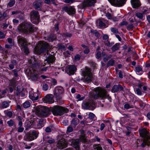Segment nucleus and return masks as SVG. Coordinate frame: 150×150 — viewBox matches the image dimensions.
<instances>
[{"label": "nucleus", "mask_w": 150, "mask_h": 150, "mask_svg": "<svg viewBox=\"0 0 150 150\" xmlns=\"http://www.w3.org/2000/svg\"><path fill=\"white\" fill-rule=\"evenodd\" d=\"M53 126L50 125L46 127L45 129V131L46 133H50L52 131Z\"/></svg>", "instance_id": "nucleus-44"}, {"label": "nucleus", "mask_w": 150, "mask_h": 150, "mask_svg": "<svg viewBox=\"0 0 150 150\" xmlns=\"http://www.w3.org/2000/svg\"><path fill=\"white\" fill-rule=\"evenodd\" d=\"M64 92V89L61 86H57L55 88L54 95L57 100H59L61 98V95Z\"/></svg>", "instance_id": "nucleus-10"}, {"label": "nucleus", "mask_w": 150, "mask_h": 150, "mask_svg": "<svg viewBox=\"0 0 150 150\" xmlns=\"http://www.w3.org/2000/svg\"><path fill=\"white\" fill-rule=\"evenodd\" d=\"M67 143L65 139L62 138L58 141L57 144L58 148L60 149H62L67 146Z\"/></svg>", "instance_id": "nucleus-15"}, {"label": "nucleus", "mask_w": 150, "mask_h": 150, "mask_svg": "<svg viewBox=\"0 0 150 150\" xmlns=\"http://www.w3.org/2000/svg\"><path fill=\"white\" fill-rule=\"evenodd\" d=\"M91 32L92 34L94 35L97 38H98L100 36V34L96 30H91Z\"/></svg>", "instance_id": "nucleus-38"}, {"label": "nucleus", "mask_w": 150, "mask_h": 150, "mask_svg": "<svg viewBox=\"0 0 150 150\" xmlns=\"http://www.w3.org/2000/svg\"><path fill=\"white\" fill-rule=\"evenodd\" d=\"M43 140L45 143H47L50 144L54 143L55 142L54 139L49 136H44Z\"/></svg>", "instance_id": "nucleus-22"}, {"label": "nucleus", "mask_w": 150, "mask_h": 150, "mask_svg": "<svg viewBox=\"0 0 150 150\" xmlns=\"http://www.w3.org/2000/svg\"><path fill=\"white\" fill-rule=\"evenodd\" d=\"M95 115L92 112H90L88 115V118L91 120H93L95 117Z\"/></svg>", "instance_id": "nucleus-56"}, {"label": "nucleus", "mask_w": 150, "mask_h": 150, "mask_svg": "<svg viewBox=\"0 0 150 150\" xmlns=\"http://www.w3.org/2000/svg\"><path fill=\"white\" fill-rule=\"evenodd\" d=\"M72 145L76 150H79V141L78 139H76L73 140Z\"/></svg>", "instance_id": "nucleus-25"}, {"label": "nucleus", "mask_w": 150, "mask_h": 150, "mask_svg": "<svg viewBox=\"0 0 150 150\" xmlns=\"http://www.w3.org/2000/svg\"><path fill=\"white\" fill-rule=\"evenodd\" d=\"M15 2V0H10L7 5V6L9 7H12L14 5Z\"/></svg>", "instance_id": "nucleus-43"}, {"label": "nucleus", "mask_w": 150, "mask_h": 150, "mask_svg": "<svg viewBox=\"0 0 150 150\" xmlns=\"http://www.w3.org/2000/svg\"><path fill=\"white\" fill-rule=\"evenodd\" d=\"M30 133L28 134L24 137V139L26 141H30L33 140L34 139Z\"/></svg>", "instance_id": "nucleus-29"}, {"label": "nucleus", "mask_w": 150, "mask_h": 150, "mask_svg": "<svg viewBox=\"0 0 150 150\" xmlns=\"http://www.w3.org/2000/svg\"><path fill=\"white\" fill-rule=\"evenodd\" d=\"M29 74H30V76L32 80L36 81L38 79V75L35 69H29Z\"/></svg>", "instance_id": "nucleus-18"}, {"label": "nucleus", "mask_w": 150, "mask_h": 150, "mask_svg": "<svg viewBox=\"0 0 150 150\" xmlns=\"http://www.w3.org/2000/svg\"><path fill=\"white\" fill-rule=\"evenodd\" d=\"M123 87L121 85H115L113 86L111 91L112 92L114 93L123 91Z\"/></svg>", "instance_id": "nucleus-21"}, {"label": "nucleus", "mask_w": 150, "mask_h": 150, "mask_svg": "<svg viewBox=\"0 0 150 150\" xmlns=\"http://www.w3.org/2000/svg\"><path fill=\"white\" fill-rule=\"evenodd\" d=\"M72 126L71 125L69 126L67 128V131L69 132H71L73 130V129Z\"/></svg>", "instance_id": "nucleus-57"}, {"label": "nucleus", "mask_w": 150, "mask_h": 150, "mask_svg": "<svg viewBox=\"0 0 150 150\" xmlns=\"http://www.w3.org/2000/svg\"><path fill=\"white\" fill-rule=\"evenodd\" d=\"M42 87L43 90L46 91L48 89L49 86L47 83H44L42 85Z\"/></svg>", "instance_id": "nucleus-48"}, {"label": "nucleus", "mask_w": 150, "mask_h": 150, "mask_svg": "<svg viewBox=\"0 0 150 150\" xmlns=\"http://www.w3.org/2000/svg\"><path fill=\"white\" fill-rule=\"evenodd\" d=\"M56 0H45V3L48 4H53L55 5H57V4L55 3V1Z\"/></svg>", "instance_id": "nucleus-41"}, {"label": "nucleus", "mask_w": 150, "mask_h": 150, "mask_svg": "<svg viewBox=\"0 0 150 150\" xmlns=\"http://www.w3.org/2000/svg\"><path fill=\"white\" fill-rule=\"evenodd\" d=\"M36 28L30 23H24L20 24L18 27V30L26 35H29L33 33Z\"/></svg>", "instance_id": "nucleus-2"}, {"label": "nucleus", "mask_w": 150, "mask_h": 150, "mask_svg": "<svg viewBox=\"0 0 150 150\" xmlns=\"http://www.w3.org/2000/svg\"><path fill=\"white\" fill-rule=\"evenodd\" d=\"M30 106V103L28 101H26L23 104V106L25 108L29 107Z\"/></svg>", "instance_id": "nucleus-45"}, {"label": "nucleus", "mask_w": 150, "mask_h": 150, "mask_svg": "<svg viewBox=\"0 0 150 150\" xmlns=\"http://www.w3.org/2000/svg\"><path fill=\"white\" fill-rule=\"evenodd\" d=\"M30 18L31 21L35 24H38L40 21V15L38 12L33 10L30 12Z\"/></svg>", "instance_id": "nucleus-9"}, {"label": "nucleus", "mask_w": 150, "mask_h": 150, "mask_svg": "<svg viewBox=\"0 0 150 150\" xmlns=\"http://www.w3.org/2000/svg\"><path fill=\"white\" fill-rule=\"evenodd\" d=\"M42 4V2L40 0H37L33 3V6L35 10L39 11L41 10Z\"/></svg>", "instance_id": "nucleus-19"}, {"label": "nucleus", "mask_w": 150, "mask_h": 150, "mask_svg": "<svg viewBox=\"0 0 150 150\" xmlns=\"http://www.w3.org/2000/svg\"><path fill=\"white\" fill-rule=\"evenodd\" d=\"M85 23L83 20V19H81L80 20L79 22V26L81 27H82L84 25Z\"/></svg>", "instance_id": "nucleus-60"}, {"label": "nucleus", "mask_w": 150, "mask_h": 150, "mask_svg": "<svg viewBox=\"0 0 150 150\" xmlns=\"http://www.w3.org/2000/svg\"><path fill=\"white\" fill-rule=\"evenodd\" d=\"M36 112L39 116L44 117L49 116L51 114L50 108L42 105L36 107Z\"/></svg>", "instance_id": "nucleus-4"}, {"label": "nucleus", "mask_w": 150, "mask_h": 150, "mask_svg": "<svg viewBox=\"0 0 150 150\" xmlns=\"http://www.w3.org/2000/svg\"><path fill=\"white\" fill-rule=\"evenodd\" d=\"M53 97V96L51 94H48L43 98L42 100L45 103L52 104L54 102V100Z\"/></svg>", "instance_id": "nucleus-17"}, {"label": "nucleus", "mask_w": 150, "mask_h": 150, "mask_svg": "<svg viewBox=\"0 0 150 150\" xmlns=\"http://www.w3.org/2000/svg\"><path fill=\"white\" fill-rule=\"evenodd\" d=\"M17 38L19 44L22 47V51L26 54H28L29 51L27 47L28 44L26 39L24 37L21 36H18Z\"/></svg>", "instance_id": "nucleus-6"}, {"label": "nucleus", "mask_w": 150, "mask_h": 150, "mask_svg": "<svg viewBox=\"0 0 150 150\" xmlns=\"http://www.w3.org/2000/svg\"><path fill=\"white\" fill-rule=\"evenodd\" d=\"M136 92L137 94L139 95H141L142 94V91L139 88L136 89Z\"/></svg>", "instance_id": "nucleus-64"}, {"label": "nucleus", "mask_w": 150, "mask_h": 150, "mask_svg": "<svg viewBox=\"0 0 150 150\" xmlns=\"http://www.w3.org/2000/svg\"><path fill=\"white\" fill-rule=\"evenodd\" d=\"M113 5L118 6H123L126 2V0H108Z\"/></svg>", "instance_id": "nucleus-16"}, {"label": "nucleus", "mask_w": 150, "mask_h": 150, "mask_svg": "<svg viewBox=\"0 0 150 150\" xmlns=\"http://www.w3.org/2000/svg\"><path fill=\"white\" fill-rule=\"evenodd\" d=\"M50 112L54 116H62L65 113H67L69 110L62 106L56 105L50 107Z\"/></svg>", "instance_id": "nucleus-3"}, {"label": "nucleus", "mask_w": 150, "mask_h": 150, "mask_svg": "<svg viewBox=\"0 0 150 150\" xmlns=\"http://www.w3.org/2000/svg\"><path fill=\"white\" fill-rule=\"evenodd\" d=\"M7 123L9 126L11 127L13 126L15 124V122L13 120H10L7 122Z\"/></svg>", "instance_id": "nucleus-51"}, {"label": "nucleus", "mask_w": 150, "mask_h": 150, "mask_svg": "<svg viewBox=\"0 0 150 150\" xmlns=\"http://www.w3.org/2000/svg\"><path fill=\"white\" fill-rule=\"evenodd\" d=\"M112 16L113 15H111L109 12H108L106 13V16L109 19H111L112 17Z\"/></svg>", "instance_id": "nucleus-61"}, {"label": "nucleus", "mask_w": 150, "mask_h": 150, "mask_svg": "<svg viewBox=\"0 0 150 150\" xmlns=\"http://www.w3.org/2000/svg\"><path fill=\"white\" fill-rule=\"evenodd\" d=\"M93 98L94 99H97L99 98L101 99L107 98L110 102H111V98L108 94V92L105 89L101 87H98L93 89Z\"/></svg>", "instance_id": "nucleus-1"}, {"label": "nucleus", "mask_w": 150, "mask_h": 150, "mask_svg": "<svg viewBox=\"0 0 150 150\" xmlns=\"http://www.w3.org/2000/svg\"><path fill=\"white\" fill-rule=\"evenodd\" d=\"M17 62L16 60L14 59H11L10 64L8 65V67L11 69H13L14 68V66H16Z\"/></svg>", "instance_id": "nucleus-28"}, {"label": "nucleus", "mask_w": 150, "mask_h": 150, "mask_svg": "<svg viewBox=\"0 0 150 150\" xmlns=\"http://www.w3.org/2000/svg\"><path fill=\"white\" fill-rule=\"evenodd\" d=\"M56 59L54 56L52 55H50V54L49 56L44 61V64H45L46 62L48 63V64H52L54 63L55 60Z\"/></svg>", "instance_id": "nucleus-23"}, {"label": "nucleus", "mask_w": 150, "mask_h": 150, "mask_svg": "<svg viewBox=\"0 0 150 150\" xmlns=\"http://www.w3.org/2000/svg\"><path fill=\"white\" fill-rule=\"evenodd\" d=\"M136 16L140 19H142L143 18V15L140 13H137L136 14Z\"/></svg>", "instance_id": "nucleus-58"}, {"label": "nucleus", "mask_w": 150, "mask_h": 150, "mask_svg": "<svg viewBox=\"0 0 150 150\" xmlns=\"http://www.w3.org/2000/svg\"><path fill=\"white\" fill-rule=\"evenodd\" d=\"M57 46L59 50L64 51L66 49V46L63 43H62L58 44Z\"/></svg>", "instance_id": "nucleus-32"}, {"label": "nucleus", "mask_w": 150, "mask_h": 150, "mask_svg": "<svg viewBox=\"0 0 150 150\" xmlns=\"http://www.w3.org/2000/svg\"><path fill=\"white\" fill-rule=\"evenodd\" d=\"M80 139L83 142H85L86 141V139L85 137V135L83 134L81 135Z\"/></svg>", "instance_id": "nucleus-54"}, {"label": "nucleus", "mask_w": 150, "mask_h": 150, "mask_svg": "<svg viewBox=\"0 0 150 150\" xmlns=\"http://www.w3.org/2000/svg\"><path fill=\"white\" fill-rule=\"evenodd\" d=\"M94 149L97 150H103L102 147L100 146V144H95L93 145Z\"/></svg>", "instance_id": "nucleus-46"}, {"label": "nucleus", "mask_w": 150, "mask_h": 150, "mask_svg": "<svg viewBox=\"0 0 150 150\" xmlns=\"http://www.w3.org/2000/svg\"><path fill=\"white\" fill-rule=\"evenodd\" d=\"M110 30L112 32L115 34H117L118 33L117 29L115 28H111Z\"/></svg>", "instance_id": "nucleus-53"}, {"label": "nucleus", "mask_w": 150, "mask_h": 150, "mask_svg": "<svg viewBox=\"0 0 150 150\" xmlns=\"http://www.w3.org/2000/svg\"><path fill=\"white\" fill-rule=\"evenodd\" d=\"M56 38L55 36H50V37H49L47 40H48L49 42H52Z\"/></svg>", "instance_id": "nucleus-59"}, {"label": "nucleus", "mask_w": 150, "mask_h": 150, "mask_svg": "<svg viewBox=\"0 0 150 150\" xmlns=\"http://www.w3.org/2000/svg\"><path fill=\"white\" fill-rule=\"evenodd\" d=\"M101 52H98L96 55V57L98 59H99L101 57Z\"/></svg>", "instance_id": "nucleus-62"}, {"label": "nucleus", "mask_w": 150, "mask_h": 150, "mask_svg": "<svg viewBox=\"0 0 150 150\" xmlns=\"http://www.w3.org/2000/svg\"><path fill=\"white\" fill-rule=\"evenodd\" d=\"M49 47L47 43L45 41H40L38 42L36 50L38 53L41 54L45 51Z\"/></svg>", "instance_id": "nucleus-7"}, {"label": "nucleus", "mask_w": 150, "mask_h": 150, "mask_svg": "<svg viewBox=\"0 0 150 150\" xmlns=\"http://www.w3.org/2000/svg\"><path fill=\"white\" fill-rule=\"evenodd\" d=\"M104 43L106 46V48L108 47V48L111 47L114 44L113 42H110L108 40L104 41Z\"/></svg>", "instance_id": "nucleus-39"}, {"label": "nucleus", "mask_w": 150, "mask_h": 150, "mask_svg": "<svg viewBox=\"0 0 150 150\" xmlns=\"http://www.w3.org/2000/svg\"><path fill=\"white\" fill-rule=\"evenodd\" d=\"M45 120L42 119L40 120L39 122L37 124L38 128H40L44 126Z\"/></svg>", "instance_id": "nucleus-33"}, {"label": "nucleus", "mask_w": 150, "mask_h": 150, "mask_svg": "<svg viewBox=\"0 0 150 150\" xmlns=\"http://www.w3.org/2000/svg\"><path fill=\"white\" fill-rule=\"evenodd\" d=\"M131 4L134 8H137L139 7L141 4L139 0H131Z\"/></svg>", "instance_id": "nucleus-24"}, {"label": "nucleus", "mask_w": 150, "mask_h": 150, "mask_svg": "<svg viewBox=\"0 0 150 150\" xmlns=\"http://www.w3.org/2000/svg\"><path fill=\"white\" fill-rule=\"evenodd\" d=\"M137 143V147L140 146L144 147L146 145L148 146H150V140L144 139H138Z\"/></svg>", "instance_id": "nucleus-13"}, {"label": "nucleus", "mask_w": 150, "mask_h": 150, "mask_svg": "<svg viewBox=\"0 0 150 150\" xmlns=\"http://www.w3.org/2000/svg\"><path fill=\"white\" fill-rule=\"evenodd\" d=\"M9 102L7 101H4L2 103L1 108L4 109L8 107L9 106Z\"/></svg>", "instance_id": "nucleus-36"}, {"label": "nucleus", "mask_w": 150, "mask_h": 150, "mask_svg": "<svg viewBox=\"0 0 150 150\" xmlns=\"http://www.w3.org/2000/svg\"><path fill=\"white\" fill-rule=\"evenodd\" d=\"M77 70L76 66L73 65H68L66 67L65 71L69 75H73Z\"/></svg>", "instance_id": "nucleus-14"}, {"label": "nucleus", "mask_w": 150, "mask_h": 150, "mask_svg": "<svg viewBox=\"0 0 150 150\" xmlns=\"http://www.w3.org/2000/svg\"><path fill=\"white\" fill-rule=\"evenodd\" d=\"M7 89L5 88L2 91L1 93L0 94V98H2L4 97L5 94L7 93Z\"/></svg>", "instance_id": "nucleus-47"}, {"label": "nucleus", "mask_w": 150, "mask_h": 150, "mask_svg": "<svg viewBox=\"0 0 150 150\" xmlns=\"http://www.w3.org/2000/svg\"><path fill=\"white\" fill-rule=\"evenodd\" d=\"M124 108L127 109L133 108L132 106L130 105L128 103L125 104L124 106Z\"/></svg>", "instance_id": "nucleus-55"}, {"label": "nucleus", "mask_w": 150, "mask_h": 150, "mask_svg": "<svg viewBox=\"0 0 150 150\" xmlns=\"http://www.w3.org/2000/svg\"><path fill=\"white\" fill-rule=\"evenodd\" d=\"M115 60L111 59L108 61L107 64L106 66L107 67H108L109 66H113L115 64Z\"/></svg>", "instance_id": "nucleus-37"}, {"label": "nucleus", "mask_w": 150, "mask_h": 150, "mask_svg": "<svg viewBox=\"0 0 150 150\" xmlns=\"http://www.w3.org/2000/svg\"><path fill=\"white\" fill-rule=\"evenodd\" d=\"M17 81L14 79H12L10 81L9 85L13 87H15L17 84Z\"/></svg>", "instance_id": "nucleus-40"}, {"label": "nucleus", "mask_w": 150, "mask_h": 150, "mask_svg": "<svg viewBox=\"0 0 150 150\" xmlns=\"http://www.w3.org/2000/svg\"><path fill=\"white\" fill-rule=\"evenodd\" d=\"M135 70L136 72L138 73V74H141L143 73L142 68L138 66L136 67Z\"/></svg>", "instance_id": "nucleus-42"}, {"label": "nucleus", "mask_w": 150, "mask_h": 150, "mask_svg": "<svg viewBox=\"0 0 150 150\" xmlns=\"http://www.w3.org/2000/svg\"><path fill=\"white\" fill-rule=\"evenodd\" d=\"M79 120L77 118H74L71 122V125L73 127L75 128L76 126L79 124Z\"/></svg>", "instance_id": "nucleus-27"}, {"label": "nucleus", "mask_w": 150, "mask_h": 150, "mask_svg": "<svg viewBox=\"0 0 150 150\" xmlns=\"http://www.w3.org/2000/svg\"><path fill=\"white\" fill-rule=\"evenodd\" d=\"M26 124V123L25 124ZM32 123L30 122H28L26 123V124L25 125L26 126V130H27L29 129L31 127Z\"/></svg>", "instance_id": "nucleus-49"}, {"label": "nucleus", "mask_w": 150, "mask_h": 150, "mask_svg": "<svg viewBox=\"0 0 150 150\" xmlns=\"http://www.w3.org/2000/svg\"><path fill=\"white\" fill-rule=\"evenodd\" d=\"M112 56V55L111 54L106 55V57L103 59L104 61L105 62H106L108 59L111 58Z\"/></svg>", "instance_id": "nucleus-52"}, {"label": "nucleus", "mask_w": 150, "mask_h": 150, "mask_svg": "<svg viewBox=\"0 0 150 150\" xmlns=\"http://www.w3.org/2000/svg\"><path fill=\"white\" fill-rule=\"evenodd\" d=\"M24 90V88L20 86H18L17 87L16 91L17 92L16 93L17 96H19L21 93Z\"/></svg>", "instance_id": "nucleus-31"}, {"label": "nucleus", "mask_w": 150, "mask_h": 150, "mask_svg": "<svg viewBox=\"0 0 150 150\" xmlns=\"http://www.w3.org/2000/svg\"><path fill=\"white\" fill-rule=\"evenodd\" d=\"M30 133L32 135V137H33L34 139H36L37 138L39 134V132L35 130L31 132Z\"/></svg>", "instance_id": "nucleus-35"}, {"label": "nucleus", "mask_w": 150, "mask_h": 150, "mask_svg": "<svg viewBox=\"0 0 150 150\" xmlns=\"http://www.w3.org/2000/svg\"><path fill=\"white\" fill-rule=\"evenodd\" d=\"M82 74L83 77L82 78L81 80L83 81L88 83L91 81L92 74L90 69L86 67L85 69L82 71Z\"/></svg>", "instance_id": "nucleus-8"}, {"label": "nucleus", "mask_w": 150, "mask_h": 150, "mask_svg": "<svg viewBox=\"0 0 150 150\" xmlns=\"http://www.w3.org/2000/svg\"><path fill=\"white\" fill-rule=\"evenodd\" d=\"M62 12H66L70 15H73L76 12V9L74 6H66L62 8Z\"/></svg>", "instance_id": "nucleus-11"}, {"label": "nucleus", "mask_w": 150, "mask_h": 150, "mask_svg": "<svg viewBox=\"0 0 150 150\" xmlns=\"http://www.w3.org/2000/svg\"><path fill=\"white\" fill-rule=\"evenodd\" d=\"M23 125V123L21 122H18V128L17 131L18 132H22L24 130V128L22 127Z\"/></svg>", "instance_id": "nucleus-34"}, {"label": "nucleus", "mask_w": 150, "mask_h": 150, "mask_svg": "<svg viewBox=\"0 0 150 150\" xmlns=\"http://www.w3.org/2000/svg\"><path fill=\"white\" fill-rule=\"evenodd\" d=\"M81 106L82 108L84 110H93L96 107L95 103L92 98L90 97L83 102Z\"/></svg>", "instance_id": "nucleus-5"}, {"label": "nucleus", "mask_w": 150, "mask_h": 150, "mask_svg": "<svg viewBox=\"0 0 150 150\" xmlns=\"http://www.w3.org/2000/svg\"><path fill=\"white\" fill-rule=\"evenodd\" d=\"M19 70L15 69L12 70V72L13 73V75L16 77H18V73Z\"/></svg>", "instance_id": "nucleus-50"}, {"label": "nucleus", "mask_w": 150, "mask_h": 150, "mask_svg": "<svg viewBox=\"0 0 150 150\" xmlns=\"http://www.w3.org/2000/svg\"><path fill=\"white\" fill-rule=\"evenodd\" d=\"M96 2V0H86L84 1L83 6L84 7L94 6Z\"/></svg>", "instance_id": "nucleus-20"}, {"label": "nucleus", "mask_w": 150, "mask_h": 150, "mask_svg": "<svg viewBox=\"0 0 150 150\" xmlns=\"http://www.w3.org/2000/svg\"><path fill=\"white\" fill-rule=\"evenodd\" d=\"M29 97L32 101H34L38 100V96L37 93H34L30 94Z\"/></svg>", "instance_id": "nucleus-26"}, {"label": "nucleus", "mask_w": 150, "mask_h": 150, "mask_svg": "<svg viewBox=\"0 0 150 150\" xmlns=\"http://www.w3.org/2000/svg\"><path fill=\"white\" fill-rule=\"evenodd\" d=\"M109 37L108 35L104 34L103 36V40H108Z\"/></svg>", "instance_id": "nucleus-63"}, {"label": "nucleus", "mask_w": 150, "mask_h": 150, "mask_svg": "<svg viewBox=\"0 0 150 150\" xmlns=\"http://www.w3.org/2000/svg\"><path fill=\"white\" fill-rule=\"evenodd\" d=\"M120 43H117L113 45L111 48V50L113 52L119 50L120 48Z\"/></svg>", "instance_id": "nucleus-30"}, {"label": "nucleus", "mask_w": 150, "mask_h": 150, "mask_svg": "<svg viewBox=\"0 0 150 150\" xmlns=\"http://www.w3.org/2000/svg\"><path fill=\"white\" fill-rule=\"evenodd\" d=\"M139 132L140 136L143 139L150 140V134L146 129L143 128L140 129L139 130Z\"/></svg>", "instance_id": "nucleus-12"}]
</instances>
